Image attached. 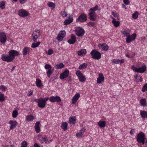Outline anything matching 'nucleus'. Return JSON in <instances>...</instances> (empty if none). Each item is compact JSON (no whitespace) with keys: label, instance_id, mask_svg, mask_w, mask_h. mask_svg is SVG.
<instances>
[{"label":"nucleus","instance_id":"1","mask_svg":"<svg viewBox=\"0 0 147 147\" xmlns=\"http://www.w3.org/2000/svg\"><path fill=\"white\" fill-rule=\"evenodd\" d=\"M90 54L93 59L98 60L101 57V53L95 49L92 51L90 53Z\"/></svg>","mask_w":147,"mask_h":147},{"label":"nucleus","instance_id":"2","mask_svg":"<svg viewBox=\"0 0 147 147\" xmlns=\"http://www.w3.org/2000/svg\"><path fill=\"white\" fill-rule=\"evenodd\" d=\"M75 32L78 36L80 37L83 36L85 33L84 30L80 27H77L75 30Z\"/></svg>","mask_w":147,"mask_h":147},{"label":"nucleus","instance_id":"3","mask_svg":"<svg viewBox=\"0 0 147 147\" xmlns=\"http://www.w3.org/2000/svg\"><path fill=\"white\" fill-rule=\"evenodd\" d=\"M76 74L80 82H83L86 80L85 77L83 75L80 71L79 70L77 71Z\"/></svg>","mask_w":147,"mask_h":147},{"label":"nucleus","instance_id":"4","mask_svg":"<svg viewBox=\"0 0 147 147\" xmlns=\"http://www.w3.org/2000/svg\"><path fill=\"white\" fill-rule=\"evenodd\" d=\"M132 68L135 71L140 73H143L146 70V67L145 65L142 66L141 67L139 68H137L134 66L133 65L132 66Z\"/></svg>","mask_w":147,"mask_h":147},{"label":"nucleus","instance_id":"5","mask_svg":"<svg viewBox=\"0 0 147 147\" xmlns=\"http://www.w3.org/2000/svg\"><path fill=\"white\" fill-rule=\"evenodd\" d=\"M40 32L39 30H36L32 34V39L34 42L36 41L37 39L40 36Z\"/></svg>","mask_w":147,"mask_h":147},{"label":"nucleus","instance_id":"6","mask_svg":"<svg viewBox=\"0 0 147 147\" xmlns=\"http://www.w3.org/2000/svg\"><path fill=\"white\" fill-rule=\"evenodd\" d=\"M9 55L12 58L13 60L15 58V57L19 55L18 52L15 50H12L9 51L8 52Z\"/></svg>","mask_w":147,"mask_h":147},{"label":"nucleus","instance_id":"7","mask_svg":"<svg viewBox=\"0 0 147 147\" xmlns=\"http://www.w3.org/2000/svg\"><path fill=\"white\" fill-rule=\"evenodd\" d=\"M87 17L84 13L82 14L76 20V22H83L87 20Z\"/></svg>","mask_w":147,"mask_h":147},{"label":"nucleus","instance_id":"8","mask_svg":"<svg viewBox=\"0 0 147 147\" xmlns=\"http://www.w3.org/2000/svg\"><path fill=\"white\" fill-rule=\"evenodd\" d=\"M18 14L21 17H26L28 15V12L25 10L24 9H20L18 10Z\"/></svg>","mask_w":147,"mask_h":147},{"label":"nucleus","instance_id":"9","mask_svg":"<svg viewBox=\"0 0 147 147\" xmlns=\"http://www.w3.org/2000/svg\"><path fill=\"white\" fill-rule=\"evenodd\" d=\"M2 60L7 62H11L13 60L10 55H8L3 54L1 57Z\"/></svg>","mask_w":147,"mask_h":147},{"label":"nucleus","instance_id":"10","mask_svg":"<svg viewBox=\"0 0 147 147\" xmlns=\"http://www.w3.org/2000/svg\"><path fill=\"white\" fill-rule=\"evenodd\" d=\"M88 16L89 19L91 21H95L97 19V15L95 12H90Z\"/></svg>","mask_w":147,"mask_h":147},{"label":"nucleus","instance_id":"11","mask_svg":"<svg viewBox=\"0 0 147 147\" xmlns=\"http://www.w3.org/2000/svg\"><path fill=\"white\" fill-rule=\"evenodd\" d=\"M136 37V33H134L131 35L128 36L126 39V42L127 43H130L132 41L134 40Z\"/></svg>","mask_w":147,"mask_h":147},{"label":"nucleus","instance_id":"12","mask_svg":"<svg viewBox=\"0 0 147 147\" xmlns=\"http://www.w3.org/2000/svg\"><path fill=\"white\" fill-rule=\"evenodd\" d=\"M145 136L144 134L142 132L139 133L137 135V141L138 142L141 140L145 139Z\"/></svg>","mask_w":147,"mask_h":147},{"label":"nucleus","instance_id":"13","mask_svg":"<svg viewBox=\"0 0 147 147\" xmlns=\"http://www.w3.org/2000/svg\"><path fill=\"white\" fill-rule=\"evenodd\" d=\"M37 100L38 101V106L40 108H44L46 105V102L43 100V99L42 98H40Z\"/></svg>","mask_w":147,"mask_h":147},{"label":"nucleus","instance_id":"14","mask_svg":"<svg viewBox=\"0 0 147 147\" xmlns=\"http://www.w3.org/2000/svg\"><path fill=\"white\" fill-rule=\"evenodd\" d=\"M7 40V37L5 33L3 32L0 33V42L2 43H4Z\"/></svg>","mask_w":147,"mask_h":147},{"label":"nucleus","instance_id":"15","mask_svg":"<svg viewBox=\"0 0 147 147\" xmlns=\"http://www.w3.org/2000/svg\"><path fill=\"white\" fill-rule=\"evenodd\" d=\"M49 100L51 102H59L61 100L60 97L59 96H52L50 97Z\"/></svg>","mask_w":147,"mask_h":147},{"label":"nucleus","instance_id":"16","mask_svg":"<svg viewBox=\"0 0 147 147\" xmlns=\"http://www.w3.org/2000/svg\"><path fill=\"white\" fill-rule=\"evenodd\" d=\"M69 74V71L68 69H65L63 73L60 74V78L63 79L68 77Z\"/></svg>","mask_w":147,"mask_h":147},{"label":"nucleus","instance_id":"17","mask_svg":"<svg viewBox=\"0 0 147 147\" xmlns=\"http://www.w3.org/2000/svg\"><path fill=\"white\" fill-rule=\"evenodd\" d=\"M76 37L74 34H71V38L68 40V42L70 44H73L76 42Z\"/></svg>","mask_w":147,"mask_h":147},{"label":"nucleus","instance_id":"18","mask_svg":"<svg viewBox=\"0 0 147 147\" xmlns=\"http://www.w3.org/2000/svg\"><path fill=\"white\" fill-rule=\"evenodd\" d=\"M9 124L11 125L10 127V129L15 128L18 125V123L16 121L10 120L9 121Z\"/></svg>","mask_w":147,"mask_h":147},{"label":"nucleus","instance_id":"19","mask_svg":"<svg viewBox=\"0 0 147 147\" xmlns=\"http://www.w3.org/2000/svg\"><path fill=\"white\" fill-rule=\"evenodd\" d=\"M104 79V77L102 73L99 74L98 77L97 78V82L98 84H100L101 82L103 81Z\"/></svg>","mask_w":147,"mask_h":147},{"label":"nucleus","instance_id":"20","mask_svg":"<svg viewBox=\"0 0 147 147\" xmlns=\"http://www.w3.org/2000/svg\"><path fill=\"white\" fill-rule=\"evenodd\" d=\"M80 96V94L78 93L76 94L72 99V103L73 104H75Z\"/></svg>","mask_w":147,"mask_h":147},{"label":"nucleus","instance_id":"21","mask_svg":"<svg viewBox=\"0 0 147 147\" xmlns=\"http://www.w3.org/2000/svg\"><path fill=\"white\" fill-rule=\"evenodd\" d=\"M98 47L100 49L102 50L106 51L109 49V47L108 45H105L103 44H100L98 45Z\"/></svg>","mask_w":147,"mask_h":147},{"label":"nucleus","instance_id":"22","mask_svg":"<svg viewBox=\"0 0 147 147\" xmlns=\"http://www.w3.org/2000/svg\"><path fill=\"white\" fill-rule=\"evenodd\" d=\"M40 122L39 121H37L34 126L36 132L37 133H39L40 131V129L39 127Z\"/></svg>","mask_w":147,"mask_h":147},{"label":"nucleus","instance_id":"23","mask_svg":"<svg viewBox=\"0 0 147 147\" xmlns=\"http://www.w3.org/2000/svg\"><path fill=\"white\" fill-rule=\"evenodd\" d=\"M86 51L85 49H82L77 51V53L79 56H83L86 53Z\"/></svg>","mask_w":147,"mask_h":147},{"label":"nucleus","instance_id":"24","mask_svg":"<svg viewBox=\"0 0 147 147\" xmlns=\"http://www.w3.org/2000/svg\"><path fill=\"white\" fill-rule=\"evenodd\" d=\"M73 20L72 17H69L68 19L65 20L64 22V24L65 25H66L67 24H70Z\"/></svg>","mask_w":147,"mask_h":147},{"label":"nucleus","instance_id":"25","mask_svg":"<svg viewBox=\"0 0 147 147\" xmlns=\"http://www.w3.org/2000/svg\"><path fill=\"white\" fill-rule=\"evenodd\" d=\"M130 30H129L125 29L124 30L121 31V32L122 35L127 37L128 36H130Z\"/></svg>","mask_w":147,"mask_h":147},{"label":"nucleus","instance_id":"26","mask_svg":"<svg viewBox=\"0 0 147 147\" xmlns=\"http://www.w3.org/2000/svg\"><path fill=\"white\" fill-rule=\"evenodd\" d=\"M86 129L83 128L80 130V132L76 134V136L78 138L81 137L84 132L85 131Z\"/></svg>","mask_w":147,"mask_h":147},{"label":"nucleus","instance_id":"27","mask_svg":"<svg viewBox=\"0 0 147 147\" xmlns=\"http://www.w3.org/2000/svg\"><path fill=\"white\" fill-rule=\"evenodd\" d=\"M140 115L143 118L147 119V112L145 111H141Z\"/></svg>","mask_w":147,"mask_h":147},{"label":"nucleus","instance_id":"28","mask_svg":"<svg viewBox=\"0 0 147 147\" xmlns=\"http://www.w3.org/2000/svg\"><path fill=\"white\" fill-rule=\"evenodd\" d=\"M106 122L104 121H100L98 123V125L100 127H104L106 126Z\"/></svg>","mask_w":147,"mask_h":147},{"label":"nucleus","instance_id":"29","mask_svg":"<svg viewBox=\"0 0 147 147\" xmlns=\"http://www.w3.org/2000/svg\"><path fill=\"white\" fill-rule=\"evenodd\" d=\"M36 86L40 88H42V84L41 81L39 79H37L36 81Z\"/></svg>","mask_w":147,"mask_h":147},{"label":"nucleus","instance_id":"30","mask_svg":"<svg viewBox=\"0 0 147 147\" xmlns=\"http://www.w3.org/2000/svg\"><path fill=\"white\" fill-rule=\"evenodd\" d=\"M111 18L113 20H112V23L114 24V26L115 27H118L119 25L120 24V22L118 21H116L115 20V19L113 17H111Z\"/></svg>","mask_w":147,"mask_h":147},{"label":"nucleus","instance_id":"31","mask_svg":"<svg viewBox=\"0 0 147 147\" xmlns=\"http://www.w3.org/2000/svg\"><path fill=\"white\" fill-rule=\"evenodd\" d=\"M30 51L29 48L28 47H25L24 48L23 51V54L24 55H26L28 52Z\"/></svg>","mask_w":147,"mask_h":147},{"label":"nucleus","instance_id":"32","mask_svg":"<svg viewBox=\"0 0 147 147\" xmlns=\"http://www.w3.org/2000/svg\"><path fill=\"white\" fill-rule=\"evenodd\" d=\"M67 124L66 122H64L62 123L61 125V127L64 131H66L67 129Z\"/></svg>","mask_w":147,"mask_h":147},{"label":"nucleus","instance_id":"33","mask_svg":"<svg viewBox=\"0 0 147 147\" xmlns=\"http://www.w3.org/2000/svg\"><path fill=\"white\" fill-rule=\"evenodd\" d=\"M76 118L75 117H71L69 119V121L70 123L74 124L76 123V119H75Z\"/></svg>","mask_w":147,"mask_h":147},{"label":"nucleus","instance_id":"34","mask_svg":"<svg viewBox=\"0 0 147 147\" xmlns=\"http://www.w3.org/2000/svg\"><path fill=\"white\" fill-rule=\"evenodd\" d=\"M64 66V65L62 63H59L56 65L55 66V68L57 69H60L63 67Z\"/></svg>","mask_w":147,"mask_h":147},{"label":"nucleus","instance_id":"35","mask_svg":"<svg viewBox=\"0 0 147 147\" xmlns=\"http://www.w3.org/2000/svg\"><path fill=\"white\" fill-rule=\"evenodd\" d=\"M48 140L46 137H42L41 139L40 140V141L41 144L45 142V143L47 144V143Z\"/></svg>","mask_w":147,"mask_h":147},{"label":"nucleus","instance_id":"36","mask_svg":"<svg viewBox=\"0 0 147 147\" xmlns=\"http://www.w3.org/2000/svg\"><path fill=\"white\" fill-rule=\"evenodd\" d=\"M98 5H96L95 7L90 9L89 11L90 12H95V11L98 9Z\"/></svg>","mask_w":147,"mask_h":147},{"label":"nucleus","instance_id":"37","mask_svg":"<svg viewBox=\"0 0 147 147\" xmlns=\"http://www.w3.org/2000/svg\"><path fill=\"white\" fill-rule=\"evenodd\" d=\"M87 64L86 63H84L80 65L78 69H82L84 68H85L87 67Z\"/></svg>","mask_w":147,"mask_h":147},{"label":"nucleus","instance_id":"38","mask_svg":"<svg viewBox=\"0 0 147 147\" xmlns=\"http://www.w3.org/2000/svg\"><path fill=\"white\" fill-rule=\"evenodd\" d=\"M138 12L137 11H136L132 15V18L134 19H136L138 18Z\"/></svg>","mask_w":147,"mask_h":147},{"label":"nucleus","instance_id":"39","mask_svg":"<svg viewBox=\"0 0 147 147\" xmlns=\"http://www.w3.org/2000/svg\"><path fill=\"white\" fill-rule=\"evenodd\" d=\"M34 117L31 115H29L26 117V120L28 121H31L34 119Z\"/></svg>","mask_w":147,"mask_h":147},{"label":"nucleus","instance_id":"40","mask_svg":"<svg viewBox=\"0 0 147 147\" xmlns=\"http://www.w3.org/2000/svg\"><path fill=\"white\" fill-rule=\"evenodd\" d=\"M146 99L145 98L142 99L140 100V103L141 105L143 106H145L146 105Z\"/></svg>","mask_w":147,"mask_h":147},{"label":"nucleus","instance_id":"41","mask_svg":"<svg viewBox=\"0 0 147 147\" xmlns=\"http://www.w3.org/2000/svg\"><path fill=\"white\" fill-rule=\"evenodd\" d=\"M5 2L4 1H2L0 2V8L3 9L5 8Z\"/></svg>","mask_w":147,"mask_h":147},{"label":"nucleus","instance_id":"42","mask_svg":"<svg viewBox=\"0 0 147 147\" xmlns=\"http://www.w3.org/2000/svg\"><path fill=\"white\" fill-rule=\"evenodd\" d=\"M40 43V42H38L36 43H33L32 44L31 47L32 48H36L38 46Z\"/></svg>","mask_w":147,"mask_h":147},{"label":"nucleus","instance_id":"43","mask_svg":"<svg viewBox=\"0 0 147 147\" xmlns=\"http://www.w3.org/2000/svg\"><path fill=\"white\" fill-rule=\"evenodd\" d=\"M48 5L49 7H53V8H54L55 7V5L53 3L50 2L48 3Z\"/></svg>","mask_w":147,"mask_h":147},{"label":"nucleus","instance_id":"44","mask_svg":"<svg viewBox=\"0 0 147 147\" xmlns=\"http://www.w3.org/2000/svg\"><path fill=\"white\" fill-rule=\"evenodd\" d=\"M53 71H52L51 69H48L47 72V76L49 78L51 74L53 73Z\"/></svg>","mask_w":147,"mask_h":147},{"label":"nucleus","instance_id":"45","mask_svg":"<svg viewBox=\"0 0 147 147\" xmlns=\"http://www.w3.org/2000/svg\"><path fill=\"white\" fill-rule=\"evenodd\" d=\"M18 115V113L17 111L14 110L13 111L12 117L14 118H16Z\"/></svg>","mask_w":147,"mask_h":147},{"label":"nucleus","instance_id":"46","mask_svg":"<svg viewBox=\"0 0 147 147\" xmlns=\"http://www.w3.org/2000/svg\"><path fill=\"white\" fill-rule=\"evenodd\" d=\"M5 100V96L3 94L0 93V101L3 102Z\"/></svg>","mask_w":147,"mask_h":147},{"label":"nucleus","instance_id":"47","mask_svg":"<svg viewBox=\"0 0 147 147\" xmlns=\"http://www.w3.org/2000/svg\"><path fill=\"white\" fill-rule=\"evenodd\" d=\"M64 37L62 36L59 34L57 36L56 39L59 41H61L63 40Z\"/></svg>","mask_w":147,"mask_h":147},{"label":"nucleus","instance_id":"48","mask_svg":"<svg viewBox=\"0 0 147 147\" xmlns=\"http://www.w3.org/2000/svg\"><path fill=\"white\" fill-rule=\"evenodd\" d=\"M96 24L92 22H89L87 23V25L90 27H93L95 26Z\"/></svg>","mask_w":147,"mask_h":147},{"label":"nucleus","instance_id":"49","mask_svg":"<svg viewBox=\"0 0 147 147\" xmlns=\"http://www.w3.org/2000/svg\"><path fill=\"white\" fill-rule=\"evenodd\" d=\"M146 91H147V83L145 84L142 89V91L144 92Z\"/></svg>","mask_w":147,"mask_h":147},{"label":"nucleus","instance_id":"50","mask_svg":"<svg viewBox=\"0 0 147 147\" xmlns=\"http://www.w3.org/2000/svg\"><path fill=\"white\" fill-rule=\"evenodd\" d=\"M27 145V143L26 141H24L22 143L21 147H26Z\"/></svg>","mask_w":147,"mask_h":147},{"label":"nucleus","instance_id":"51","mask_svg":"<svg viewBox=\"0 0 147 147\" xmlns=\"http://www.w3.org/2000/svg\"><path fill=\"white\" fill-rule=\"evenodd\" d=\"M45 68L46 69H51L52 67L49 64H46L45 66Z\"/></svg>","mask_w":147,"mask_h":147},{"label":"nucleus","instance_id":"52","mask_svg":"<svg viewBox=\"0 0 147 147\" xmlns=\"http://www.w3.org/2000/svg\"><path fill=\"white\" fill-rule=\"evenodd\" d=\"M65 34V32L64 30L61 31L59 33V34H60V35H61L63 36V37H64Z\"/></svg>","mask_w":147,"mask_h":147},{"label":"nucleus","instance_id":"53","mask_svg":"<svg viewBox=\"0 0 147 147\" xmlns=\"http://www.w3.org/2000/svg\"><path fill=\"white\" fill-rule=\"evenodd\" d=\"M6 89V87L3 85H1L0 86V89L2 91H4Z\"/></svg>","mask_w":147,"mask_h":147},{"label":"nucleus","instance_id":"54","mask_svg":"<svg viewBox=\"0 0 147 147\" xmlns=\"http://www.w3.org/2000/svg\"><path fill=\"white\" fill-rule=\"evenodd\" d=\"M53 52V51L52 49H49L48 51V53H47L48 55H51Z\"/></svg>","mask_w":147,"mask_h":147},{"label":"nucleus","instance_id":"55","mask_svg":"<svg viewBox=\"0 0 147 147\" xmlns=\"http://www.w3.org/2000/svg\"><path fill=\"white\" fill-rule=\"evenodd\" d=\"M123 1L124 4L126 5H129L130 3L129 0H123Z\"/></svg>","mask_w":147,"mask_h":147},{"label":"nucleus","instance_id":"56","mask_svg":"<svg viewBox=\"0 0 147 147\" xmlns=\"http://www.w3.org/2000/svg\"><path fill=\"white\" fill-rule=\"evenodd\" d=\"M118 63H122L124 62V60L123 59H122L121 60L117 59Z\"/></svg>","mask_w":147,"mask_h":147},{"label":"nucleus","instance_id":"57","mask_svg":"<svg viewBox=\"0 0 147 147\" xmlns=\"http://www.w3.org/2000/svg\"><path fill=\"white\" fill-rule=\"evenodd\" d=\"M112 14L115 18L118 16V15L116 12L112 11Z\"/></svg>","mask_w":147,"mask_h":147},{"label":"nucleus","instance_id":"58","mask_svg":"<svg viewBox=\"0 0 147 147\" xmlns=\"http://www.w3.org/2000/svg\"><path fill=\"white\" fill-rule=\"evenodd\" d=\"M61 14L63 17H66L67 16V13L65 12H61Z\"/></svg>","mask_w":147,"mask_h":147},{"label":"nucleus","instance_id":"59","mask_svg":"<svg viewBox=\"0 0 147 147\" xmlns=\"http://www.w3.org/2000/svg\"><path fill=\"white\" fill-rule=\"evenodd\" d=\"M118 59H113L112 60V61L113 63H114L116 64H118Z\"/></svg>","mask_w":147,"mask_h":147},{"label":"nucleus","instance_id":"60","mask_svg":"<svg viewBox=\"0 0 147 147\" xmlns=\"http://www.w3.org/2000/svg\"><path fill=\"white\" fill-rule=\"evenodd\" d=\"M27 0H20V2L21 4H24L27 1Z\"/></svg>","mask_w":147,"mask_h":147},{"label":"nucleus","instance_id":"61","mask_svg":"<svg viewBox=\"0 0 147 147\" xmlns=\"http://www.w3.org/2000/svg\"><path fill=\"white\" fill-rule=\"evenodd\" d=\"M33 93V91L32 90H30L29 92V93L28 94V96H30L32 95Z\"/></svg>","mask_w":147,"mask_h":147},{"label":"nucleus","instance_id":"62","mask_svg":"<svg viewBox=\"0 0 147 147\" xmlns=\"http://www.w3.org/2000/svg\"><path fill=\"white\" fill-rule=\"evenodd\" d=\"M145 139H144L142 140H141L140 141L138 142L139 143H142L143 145H144L145 142Z\"/></svg>","mask_w":147,"mask_h":147},{"label":"nucleus","instance_id":"63","mask_svg":"<svg viewBox=\"0 0 147 147\" xmlns=\"http://www.w3.org/2000/svg\"><path fill=\"white\" fill-rule=\"evenodd\" d=\"M34 147H40V146L38 144L35 143L34 145Z\"/></svg>","mask_w":147,"mask_h":147},{"label":"nucleus","instance_id":"64","mask_svg":"<svg viewBox=\"0 0 147 147\" xmlns=\"http://www.w3.org/2000/svg\"><path fill=\"white\" fill-rule=\"evenodd\" d=\"M135 132L134 129H132L130 131V133L131 134H133V133L134 132Z\"/></svg>","mask_w":147,"mask_h":147}]
</instances>
